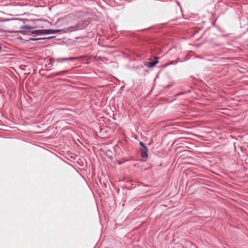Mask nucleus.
<instances>
[{
    "mask_svg": "<svg viewBox=\"0 0 248 248\" xmlns=\"http://www.w3.org/2000/svg\"><path fill=\"white\" fill-rule=\"evenodd\" d=\"M140 156L142 158L143 161H145L148 158V149L145 145L144 143L142 141L140 142Z\"/></svg>",
    "mask_w": 248,
    "mask_h": 248,
    "instance_id": "obj_1",
    "label": "nucleus"
},
{
    "mask_svg": "<svg viewBox=\"0 0 248 248\" xmlns=\"http://www.w3.org/2000/svg\"><path fill=\"white\" fill-rule=\"evenodd\" d=\"M159 58L157 57H155L154 58V61L152 62H144V65L149 68L154 67L157 63H158V60Z\"/></svg>",
    "mask_w": 248,
    "mask_h": 248,
    "instance_id": "obj_2",
    "label": "nucleus"
},
{
    "mask_svg": "<svg viewBox=\"0 0 248 248\" xmlns=\"http://www.w3.org/2000/svg\"><path fill=\"white\" fill-rule=\"evenodd\" d=\"M48 29L47 30H37L31 31L32 34L36 35H41V34H48Z\"/></svg>",
    "mask_w": 248,
    "mask_h": 248,
    "instance_id": "obj_3",
    "label": "nucleus"
},
{
    "mask_svg": "<svg viewBox=\"0 0 248 248\" xmlns=\"http://www.w3.org/2000/svg\"><path fill=\"white\" fill-rule=\"evenodd\" d=\"M78 57H69V58H58L55 60L57 62H62L64 61H72L78 59Z\"/></svg>",
    "mask_w": 248,
    "mask_h": 248,
    "instance_id": "obj_4",
    "label": "nucleus"
},
{
    "mask_svg": "<svg viewBox=\"0 0 248 248\" xmlns=\"http://www.w3.org/2000/svg\"><path fill=\"white\" fill-rule=\"evenodd\" d=\"M68 72L67 71H63L61 72H58L56 73H54L51 74H50L49 76V78H53L55 76H62L64 75L65 74L67 73Z\"/></svg>",
    "mask_w": 248,
    "mask_h": 248,
    "instance_id": "obj_5",
    "label": "nucleus"
},
{
    "mask_svg": "<svg viewBox=\"0 0 248 248\" xmlns=\"http://www.w3.org/2000/svg\"><path fill=\"white\" fill-rule=\"evenodd\" d=\"M35 27L30 26L29 25H23L21 26L20 29L23 30H30L33 29H34Z\"/></svg>",
    "mask_w": 248,
    "mask_h": 248,
    "instance_id": "obj_6",
    "label": "nucleus"
},
{
    "mask_svg": "<svg viewBox=\"0 0 248 248\" xmlns=\"http://www.w3.org/2000/svg\"><path fill=\"white\" fill-rule=\"evenodd\" d=\"M61 30H51V29H48V31H47L48 32V34H54L56 33L59 32H61Z\"/></svg>",
    "mask_w": 248,
    "mask_h": 248,
    "instance_id": "obj_7",
    "label": "nucleus"
},
{
    "mask_svg": "<svg viewBox=\"0 0 248 248\" xmlns=\"http://www.w3.org/2000/svg\"><path fill=\"white\" fill-rule=\"evenodd\" d=\"M50 38L51 37H47V38L44 37V38H29V40L30 41H37V40H43V39H49V38Z\"/></svg>",
    "mask_w": 248,
    "mask_h": 248,
    "instance_id": "obj_8",
    "label": "nucleus"
},
{
    "mask_svg": "<svg viewBox=\"0 0 248 248\" xmlns=\"http://www.w3.org/2000/svg\"><path fill=\"white\" fill-rule=\"evenodd\" d=\"M54 62V60L53 59H50V63H48V64H46V67H47V68H51V67L52 66V62Z\"/></svg>",
    "mask_w": 248,
    "mask_h": 248,
    "instance_id": "obj_9",
    "label": "nucleus"
},
{
    "mask_svg": "<svg viewBox=\"0 0 248 248\" xmlns=\"http://www.w3.org/2000/svg\"><path fill=\"white\" fill-rule=\"evenodd\" d=\"M67 30H68V31H72L74 30H76L77 28L74 27H70L69 28L67 29Z\"/></svg>",
    "mask_w": 248,
    "mask_h": 248,
    "instance_id": "obj_10",
    "label": "nucleus"
},
{
    "mask_svg": "<svg viewBox=\"0 0 248 248\" xmlns=\"http://www.w3.org/2000/svg\"><path fill=\"white\" fill-rule=\"evenodd\" d=\"M176 63H177V62L176 61H173L170 62L169 63L166 64L165 66H168V65H170V64H176Z\"/></svg>",
    "mask_w": 248,
    "mask_h": 248,
    "instance_id": "obj_11",
    "label": "nucleus"
},
{
    "mask_svg": "<svg viewBox=\"0 0 248 248\" xmlns=\"http://www.w3.org/2000/svg\"><path fill=\"white\" fill-rule=\"evenodd\" d=\"M89 24V21L88 20L84 21L83 22V24L84 25H88Z\"/></svg>",
    "mask_w": 248,
    "mask_h": 248,
    "instance_id": "obj_12",
    "label": "nucleus"
},
{
    "mask_svg": "<svg viewBox=\"0 0 248 248\" xmlns=\"http://www.w3.org/2000/svg\"><path fill=\"white\" fill-rule=\"evenodd\" d=\"M184 93L182 92V93L177 94V95H180L183 94Z\"/></svg>",
    "mask_w": 248,
    "mask_h": 248,
    "instance_id": "obj_13",
    "label": "nucleus"
},
{
    "mask_svg": "<svg viewBox=\"0 0 248 248\" xmlns=\"http://www.w3.org/2000/svg\"><path fill=\"white\" fill-rule=\"evenodd\" d=\"M143 186H149V185H143Z\"/></svg>",
    "mask_w": 248,
    "mask_h": 248,
    "instance_id": "obj_14",
    "label": "nucleus"
},
{
    "mask_svg": "<svg viewBox=\"0 0 248 248\" xmlns=\"http://www.w3.org/2000/svg\"><path fill=\"white\" fill-rule=\"evenodd\" d=\"M4 20H4V19H0V21H4Z\"/></svg>",
    "mask_w": 248,
    "mask_h": 248,
    "instance_id": "obj_15",
    "label": "nucleus"
}]
</instances>
